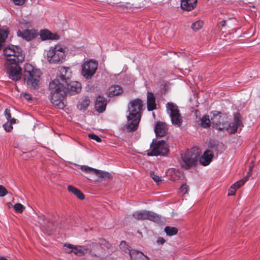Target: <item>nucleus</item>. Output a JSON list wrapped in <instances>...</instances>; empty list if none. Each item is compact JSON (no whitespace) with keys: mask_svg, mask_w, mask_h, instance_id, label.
<instances>
[{"mask_svg":"<svg viewBox=\"0 0 260 260\" xmlns=\"http://www.w3.org/2000/svg\"><path fill=\"white\" fill-rule=\"evenodd\" d=\"M197 0H181V8L187 11L193 10L197 6Z\"/></svg>","mask_w":260,"mask_h":260,"instance_id":"19","label":"nucleus"},{"mask_svg":"<svg viewBox=\"0 0 260 260\" xmlns=\"http://www.w3.org/2000/svg\"><path fill=\"white\" fill-rule=\"evenodd\" d=\"M88 137L91 139L95 140L98 142H101L102 141L101 139L94 134H89Z\"/></svg>","mask_w":260,"mask_h":260,"instance_id":"37","label":"nucleus"},{"mask_svg":"<svg viewBox=\"0 0 260 260\" xmlns=\"http://www.w3.org/2000/svg\"><path fill=\"white\" fill-rule=\"evenodd\" d=\"M8 33L9 31L7 28H0V39L5 41L6 39L8 37Z\"/></svg>","mask_w":260,"mask_h":260,"instance_id":"34","label":"nucleus"},{"mask_svg":"<svg viewBox=\"0 0 260 260\" xmlns=\"http://www.w3.org/2000/svg\"><path fill=\"white\" fill-rule=\"evenodd\" d=\"M132 216L134 218L138 220L147 219L158 223L161 221V216L150 211L141 210L136 211L133 213Z\"/></svg>","mask_w":260,"mask_h":260,"instance_id":"10","label":"nucleus"},{"mask_svg":"<svg viewBox=\"0 0 260 260\" xmlns=\"http://www.w3.org/2000/svg\"><path fill=\"white\" fill-rule=\"evenodd\" d=\"M5 116L7 120H10L11 118L10 110L7 108L5 110Z\"/></svg>","mask_w":260,"mask_h":260,"instance_id":"39","label":"nucleus"},{"mask_svg":"<svg viewBox=\"0 0 260 260\" xmlns=\"http://www.w3.org/2000/svg\"><path fill=\"white\" fill-rule=\"evenodd\" d=\"M166 107L172 124L176 127H180L182 124L183 119L178 106L173 103L168 102L166 104Z\"/></svg>","mask_w":260,"mask_h":260,"instance_id":"7","label":"nucleus"},{"mask_svg":"<svg viewBox=\"0 0 260 260\" xmlns=\"http://www.w3.org/2000/svg\"><path fill=\"white\" fill-rule=\"evenodd\" d=\"M211 124L214 128L218 130L228 129L230 127L231 134L235 133L238 127L242 125L240 114L237 113L234 115L233 122L231 126L230 118L226 114L218 111H213L211 116Z\"/></svg>","mask_w":260,"mask_h":260,"instance_id":"2","label":"nucleus"},{"mask_svg":"<svg viewBox=\"0 0 260 260\" xmlns=\"http://www.w3.org/2000/svg\"><path fill=\"white\" fill-rule=\"evenodd\" d=\"M221 22L222 23V26H225L226 25V21L225 20H223Z\"/></svg>","mask_w":260,"mask_h":260,"instance_id":"47","label":"nucleus"},{"mask_svg":"<svg viewBox=\"0 0 260 260\" xmlns=\"http://www.w3.org/2000/svg\"><path fill=\"white\" fill-rule=\"evenodd\" d=\"M24 96L27 100H30L32 99L31 95L27 93H25Z\"/></svg>","mask_w":260,"mask_h":260,"instance_id":"44","label":"nucleus"},{"mask_svg":"<svg viewBox=\"0 0 260 260\" xmlns=\"http://www.w3.org/2000/svg\"><path fill=\"white\" fill-rule=\"evenodd\" d=\"M166 234L169 236H172L177 234L178 232V229L175 227H171L167 226L164 229Z\"/></svg>","mask_w":260,"mask_h":260,"instance_id":"29","label":"nucleus"},{"mask_svg":"<svg viewBox=\"0 0 260 260\" xmlns=\"http://www.w3.org/2000/svg\"><path fill=\"white\" fill-rule=\"evenodd\" d=\"M69 248L72 249V251L76 255L81 256L83 254V251L82 250L81 247L74 246L72 244H65Z\"/></svg>","mask_w":260,"mask_h":260,"instance_id":"26","label":"nucleus"},{"mask_svg":"<svg viewBox=\"0 0 260 260\" xmlns=\"http://www.w3.org/2000/svg\"><path fill=\"white\" fill-rule=\"evenodd\" d=\"M143 102L140 99L132 101L128 106V115L127 116V123L126 128L127 132L136 131L140 121Z\"/></svg>","mask_w":260,"mask_h":260,"instance_id":"3","label":"nucleus"},{"mask_svg":"<svg viewBox=\"0 0 260 260\" xmlns=\"http://www.w3.org/2000/svg\"><path fill=\"white\" fill-rule=\"evenodd\" d=\"M98 68V62L91 59L85 62L82 68V75L86 79H90L95 74Z\"/></svg>","mask_w":260,"mask_h":260,"instance_id":"11","label":"nucleus"},{"mask_svg":"<svg viewBox=\"0 0 260 260\" xmlns=\"http://www.w3.org/2000/svg\"><path fill=\"white\" fill-rule=\"evenodd\" d=\"M204 23L201 20H197L192 23L191 27L194 31H198L203 26Z\"/></svg>","mask_w":260,"mask_h":260,"instance_id":"30","label":"nucleus"},{"mask_svg":"<svg viewBox=\"0 0 260 260\" xmlns=\"http://www.w3.org/2000/svg\"><path fill=\"white\" fill-rule=\"evenodd\" d=\"M119 248L125 253H128L130 255V253L133 250L130 249V246L124 241H122L119 244Z\"/></svg>","mask_w":260,"mask_h":260,"instance_id":"28","label":"nucleus"},{"mask_svg":"<svg viewBox=\"0 0 260 260\" xmlns=\"http://www.w3.org/2000/svg\"><path fill=\"white\" fill-rule=\"evenodd\" d=\"M16 121V119L14 118H11L10 120H8V121L10 123H11L12 125L13 124L15 123Z\"/></svg>","mask_w":260,"mask_h":260,"instance_id":"45","label":"nucleus"},{"mask_svg":"<svg viewBox=\"0 0 260 260\" xmlns=\"http://www.w3.org/2000/svg\"><path fill=\"white\" fill-rule=\"evenodd\" d=\"M107 104V99L99 95L96 99L95 103V109L99 113L103 112L105 110Z\"/></svg>","mask_w":260,"mask_h":260,"instance_id":"15","label":"nucleus"},{"mask_svg":"<svg viewBox=\"0 0 260 260\" xmlns=\"http://www.w3.org/2000/svg\"><path fill=\"white\" fill-rule=\"evenodd\" d=\"M122 88L118 85L111 86L107 90V94L109 97H113L118 95L122 92Z\"/></svg>","mask_w":260,"mask_h":260,"instance_id":"22","label":"nucleus"},{"mask_svg":"<svg viewBox=\"0 0 260 260\" xmlns=\"http://www.w3.org/2000/svg\"><path fill=\"white\" fill-rule=\"evenodd\" d=\"M252 168H253V166L252 165H251V166L250 165L249 166V172L248 173V174H250V173L251 171Z\"/></svg>","mask_w":260,"mask_h":260,"instance_id":"48","label":"nucleus"},{"mask_svg":"<svg viewBox=\"0 0 260 260\" xmlns=\"http://www.w3.org/2000/svg\"><path fill=\"white\" fill-rule=\"evenodd\" d=\"M80 169L82 171L85 173L91 174L95 173V170H96L95 169L92 168L87 166H82Z\"/></svg>","mask_w":260,"mask_h":260,"instance_id":"32","label":"nucleus"},{"mask_svg":"<svg viewBox=\"0 0 260 260\" xmlns=\"http://www.w3.org/2000/svg\"><path fill=\"white\" fill-rule=\"evenodd\" d=\"M65 86L67 89V94L73 95L78 93L81 91V84L77 81H68L67 83H65Z\"/></svg>","mask_w":260,"mask_h":260,"instance_id":"12","label":"nucleus"},{"mask_svg":"<svg viewBox=\"0 0 260 260\" xmlns=\"http://www.w3.org/2000/svg\"><path fill=\"white\" fill-rule=\"evenodd\" d=\"M5 40L0 39V50L2 49L3 43L5 42Z\"/></svg>","mask_w":260,"mask_h":260,"instance_id":"46","label":"nucleus"},{"mask_svg":"<svg viewBox=\"0 0 260 260\" xmlns=\"http://www.w3.org/2000/svg\"><path fill=\"white\" fill-rule=\"evenodd\" d=\"M7 193V190L5 187L0 185V197H4Z\"/></svg>","mask_w":260,"mask_h":260,"instance_id":"40","label":"nucleus"},{"mask_svg":"<svg viewBox=\"0 0 260 260\" xmlns=\"http://www.w3.org/2000/svg\"><path fill=\"white\" fill-rule=\"evenodd\" d=\"M15 211L17 213H21L24 210V207L20 203H17L13 206Z\"/></svg>","mask_w":260,"mask_h":260,"instance_id":"33","label":"nucleus"},{"mask_svg":"<svg viewBox=\"0 0 260 260\" xmlns=\"http://www.w3.org/2000/svg\"><path fill=\"white\" fill-rule=\"evenodd\" d=\"M40 37L43 40H58L59 37L58 35L52 34L48 30H42L40 32Z\"/></svg>","mask_w":260,"mask_h":260,"instance_id":"21","label":"nucleus"},{"mask_svg":"<svg viewBox=\"0 0 260 260\" xmlns=\"http://www.w3.org/2000/svg\"><path fill=\"white\" fill-rule=\"evenodd\" d=\"M147 106L149 111H153L156 108L155 97L153 93L148 91L147 93Z\"/></svg>","mask_w":260,"mask_h":260,"instance_id":"17","label":"nucleus"},{"mask_svg":"<svg viewBox=\"0 0 260 260\" xmlns=\"http://www.w3.org/2000/svg\"><path fill=\"white\" fill-rule=\"evenodd\" d=\"M17 35L27 41H30L36 37V34L34 29H25L22 31L19 30L17 31Z\"/></svg>","mask_w":260,"mask_h":260,"instance_id":"16","label":"nucleus"},{"mask_svg":"<svg viewBox=\"0 0 260 260\" xmlns=\"http://www.w3.org/2000/svg\"><path fill=\"white\" fill-rule=\"evenodd\" d=\"M41 75V71L39 69L30 63H25L23 77L28 88L36 89L39 87Z\"/></svg>","mask_w":260,"mask_h":260,"instance_id":"5","label":"nucleus"},{"mask_svg":"<svg viewBox=\"0 0 260 260\" xmlns=\"http://www.w3.org/2000/svg\"><path fill=\"white\" fill-rule=\"evenodd\" d=\"M59 76L58 79L60 80L61 82L65 83L70 81L72 72L70 68L61 67L59 69Z\"/></svg>","mask_w":260,"mask_h":260,"instance_id":"13","label":"nucleus"},{"mask_svg":"<svg viewBox=\"0 0 260 260\" xmlns=\"http://www.w3.org/2000/svg\"><path fill=\"white\" fill-rule=\"evenodd\" d=\"M0 260H7V259L4 257H2L0 258Z\"/></svg>","mask_w":260,"mask_h":260,"instance_id":"49","label":"nucleus"},{"mask_svg":"<svg viewBox=\"0 0 260 260\" xmlns=\"http://www.w3.org/2000/svg\"><path fill=\"white\" fill-rule=\"evenodd\" d=\"M3 127L7 132H10L13 129L12 125L8 121L4 124Z\"/></svg>","mask_w":260,"mask_h":260,"instance_id":"36","label":"nucleus"},{"mask_svg":"<svg viewBox=\"0 0 260 260\" xmlns=\"http://www.w3.org/2000/svg\"><path fill=\"white\" fill-rule=\"evenodd\" d=\"M248 176H246L244 178L239 181H237L234 184H233V187H235L236 189H238L242 186L247 180H248Z\"/></svg>","mask_w":260,"mask_h":260,"instance_id":"31","label":"nucleus"},{"mask_svg":"<svg viewBox=\"0 0 260 260\" xmlns=\"http://www.w3.org/2000/svg\"><path fill=\"white\" fill-rule=\"evenodd\" d=\"M65 57L64 48L60 45L50 47L47 52V59L50 63H61Z\"/></svg>","mask_w":260,"mask_h":260,"instance_id":"6","label":"nucleus"},{"mask_svg":"<svg viewBox=\"0 0 260 260\" xmlns=\"http://www.w3.org/2000/svg\"><path fill=\"white\" fill-rule=\"evenodd\" d=\"M154 132L156 137H162L166 135L168 128L166 124L161 121H157L154 127Z\"/></svg>","mask_w":260,"mask_h":260,"instance_id":"14","label":"nucleus"},{"mask_svg":"<svg viewBox=\"0 0 260 260\" xmlns=\"http://www.w3.org/2000/svg\"><path fill=\"white\" fill-rule=\"evenodd\" d=\"M94 174L96 175L98 177L103 179L104 180H106L111 178V175L109 172L98 169L95 170V173H94Z\"/></svg>","mask_w":260,"mask_h":260,"instance_id":"25","label":"nucleus"},{"mask_svg":"<svg viewBox=\"0 0 260 260\" xmlns=\"http://www.w3.org/2000/svg\"><path fill=\"white\" fill-rule=\"evenodd\" d=\"M16 5H20L24 3V0H13Z\"/></svg>","mask_w":260,"mask_h":260,"instance_id":"43","label":"nucleus"},{"mask_svg":"<svg viewBox=\"0 0 260 260\" xmlns=\"http://www.w3.org/2000/svg\"><path fill=\"white\" fill-rule=\"evenodd\" d=\"M213 157V153L210 150H206L200 157L199 161L204 166L208 165L212 161Z\"/></svg>","mask_w":260,"mask_h":260,"instance_id":"18","label":"nucleus"},{"mask_svg":"<svg viewBox=\"0 0 260 260\" xmlns=\"http://www.w3.org/2000/svg\"><path fill=\"white\" fill-rule=\"evenodd\" d=\"M150 176L152 178V179L157 183L162 181V180L160 179V177L157 176V175L155 174L154 172L153 171L150 172Z\"/></svg>","mask_w":260,"mask_h":260,"instance_id":"35","label":"nucleus"},{"mask_svg":"<svg viewBox=\"0 0 260 260\" xmlns=\"http://www.w3.org/2000/svg\"><path fill=\"white\" fill-rule=\"evenodd\" d=\"M150 151L147 153L148 156H165L169 151L168 145L165 141H155L154 139L150 145Z\"/></svg>","mask_w":260,"mask_h":260,"instance_id":"9","label":"nucleus"},{"mask_svg":"<svg viewBox=\"0 0 260 260\" xmlns=\"http://www.w3.org/2000/svg\"><path fill=\"white\" fill-rule=\"evenodd\" d=\"M131 260H150L149 257L138 250H133L130 253Z\"/></svg>","mask_w":260,"mask_h":260,"instance_id":"20","label":"nucleus"},{"mask_svg":"<svg viewBox=\"0 0 260 260\" xmlns=\"http://www.w3.org/2000/svg\"><path fill=\"white\" fill-rule=\"evenodd\" d=\"M90 102L89 98L86 96L79 101L77 108L80 110H85L89 105Z\"/></svg>","mask_w":260,"mask_h":260,"instance_id":"23","label":"nucleus"},{"mask_svg":"<svg viewBox=\"0 0 260 260\" xmlns=\"http://www.w3.org/2000/svg\"><path fill=\"white\" fill-rule=\"evenodd\" d=\"M68 189L70 192L73 193L80 200H83L85 198L83 193L78 188L75 187L72 185H69L68 186Z\"/></svg>","mask_w":260,"mask_h":260,"instance_id":"24","label":"nucleus"},{"mask_svg":"<svg viewBox=\"0 0 260 260\" xmlns=\"http://www.w3.org/2000/svg\"><path fill=\"white\" fill-rule=\"evenodd\" d=\"M180 189V191L183 194L188 193V186L185 184L182 185Z\"/></svg>","mask_w":260,"mask_h":260,"instance_id":"38","label":"nucleus"},{"mask_svg":"<svg viewBox=\"0 0 260 260\" xmlns=\"http://www.w3.org/2000/svg\"><path fill=\"white\" fill-rule=\"evenodd\" d=\"M156 242L158 244H163L165 242V240L162 237H159L156 241Z\"/></svg>","mask_w":260,"mask_h":260,"instance_id":"42","label":"nucleus"},{"mask_svg":"<svg viewBox=\"0 0 260 260\" xmlns=\"http://www.w3.org/2000/svg\"><path fill=\"white\" fill-rule=\"evenodd\" d=\"M200 154L198 151L193 149L187 150L184 153L181 154L182 160V166L185 169L195 166L198 162Z\"/></svg>","mask_w":260,"mask_h":260,"instance_id":"8","label":"nucleus"},{"mask_svg":"<svg viewBox=\"0 0 260 260\" xmlns=\"http://www.w3.org/2000/svg\"><path fill=\"white\" fill-rule=\"evenodd\" d=\"M3 53L7 57L5 68L9 78L14 81L20 80L22 74L19 63L25 58L22 49L18 46L11 45L4 49Z\"/></svg>","mask_w":260,"mask_h":260,"instance_id":"1","label":"nucleus"},{"mask_svg":"<svg viewBox=\"0 0 260 260\" xmlns=\"http://www.w3.org/2000/svg\"><path fill=\"white\" fill-rule=\"evenodd\" d=\"M211 123V119H210L209 116L208 115H205L201 119V124L204 128H208L210 126Z\"/></svg>","mask_w":260,"mask_h":260,"instance_id":"27","label":"nucleus"},{"mask_svg":"<svg viewBox=\"0 0 260 260\" xmlns=\"http://www.w3.org/2000/svg\"><path fill=\"white\" fill-rule=\"evenodd\" d=\"M55 79L50 82L49 90L50 92L51 102L59 109H63L64 104L62 102L64 96L67 95V89L65 83Z\"/></svg>","mask_w":260,"mask_h":260,"instance_id":"4","label":"nucleus"},{"mask_svg":"<svg viewBox=\"0 0 260 260\" xmlns=\"http://www.w3.org/2000/svg\"><path fill=\"white\" fill-rule=\"evenodd\" d=\"M236 189L235 187H233V185L231 186L229 190L228 196H233L235 194Z\"/></svg>","mask_w":260,"mask_h":260,"instance_id":"41","label":"nucleus"}]
</instances>
